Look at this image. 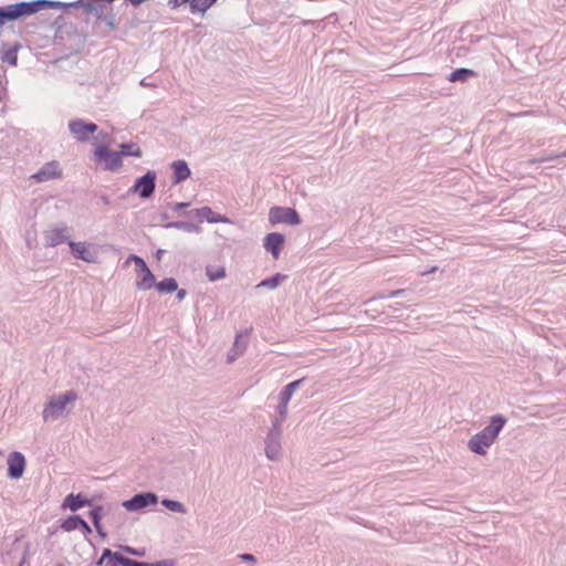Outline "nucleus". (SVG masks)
I'll return each mask as SVG.
<instances>
[{"instance_id":"1","label":"nucleus","mask_w":566,"mask_h":566,"mask_svg":"<svg viewBox=\"0 0 566 566\" xmlns=\"http://www.w3.org/2000/svg\"><path fill=\"white\" fill-rule=\"evenodd\" d=\"M505 418L502 416H494L491 419V424L485 427L482 431L474 434L469 440V449L478 454H485L486 448H489L497 438L500 431L505 424Z\"/></svg>"},{"instance_id":"2","label":"nucleus","mask_w":566,"mask_h":566,"mask_svg":"<svg viewBox=\"0 0 566 566\" xmlns=\"http://www.w3.org/2000/svg\"><path fill=\"white\" fill-rule=\"evenodd\" d=\"M46 1L20 2L0 8V28L10 21L31 15L45 8Z\"/></svg>"},{"instance_id":"3","label":"nucleus","mask_w":566,"mask_h":566,"mask_svg":"<svg viewBox=\"0 0 566 566\" xmlns=\"http://www.w3.org/2000/svg\"><path fill=\"white\" fill-rule=\"evenodd\" d=\"M76 399L77 395L73 390L52 397L43 410L44 420L57 418L63 413L66 406L74 402Z\"/></svg>"},{"instance_id":"4","label":"nucleus","mask_w":566,"mask_h":566,"mask_svg":"<svg viewBox=\"0 0 566 566\" xmlns=\"http://www.w3.org/2000/svg\"><path fill=\"white\" fill-rule=\"evenodd\" d=\"M94 158L104 170L117 171L123 166L120 153L111 150L105 145H98L94 149Z\"/></svg>"},{"instance_id":"5","label":"nucleus","mask_w":566,"mask_h":566,"mask_svg":"<svg viewBox=\"0 0 566 566\" xmlns=\"http://www.w3.org/2000/svg\"><path fill=\"white\" fill-rule=\"evenodd\" d=\"M269 221L272 226L285 223L295 226L301 222L298 213L287 207H272L269 211Z\"/></svg>"},{"instance_id":"6","label":"nucleus","mask_w":566,"mask_h":566,"mask_svg":"<svg viewBox=\"0 0 566 566\" xmlns=\"http://www.w3.org/2000/svg\"><path fill=\"white\" fill-rule=\"evenodd\" d=\"M128 260L134 261L136 268H137V289L147 291L155 286V276L147 266L146 262L137 256V255H130Z\"/></svg>"},{"instance_id":"7","label":"nucleus","mask_w":566,"mask_h":566,"mask_svg":"<svg viewBox=\"0 0 566 566\" xmlns=\"http://www.w3.org/2000/svg\"><path fill=\"white\" fill-rule=\"evenodd\" d=\"M70 132L78 142H87L90 136L97 130V125L82 119H74L69 123Z\"/></svg>"},{"instance_id":"8","label":"nucleus","mask_w":566,"mask_h":566,"mask_svg":"<svg viewBox=\"0 0 566 566\" xmlns=\"http://www.w3.org/2000/svg\"><path fill=\"white\" fill-rule=\"evenodd\" d=\"M155 172L148 171L146 175L136 180L132 191L138 193L143 198H148L155 190Z\"/></svg>"},{"instance_id":"9","label":"nucleus","mask_w":566,"mask_h":566,"mask_svg":"<svg viewBox=\"0 0 566 566\" xmlns=\"http://www.w3.org/2000/svg\"><path fill=\"white\" fill-rule=\"evenodd\" d=\"M25 458L22 453L14 451L8 457V475L11 479H20L25 470Z\"/></svg>"},{"instance_id":"10","label":"nucleus","mask_w":566,"mask_h":566,"mask_svg":"<svg viewBox=\"0 0 566 566\" xmlns=\"http://www.w3.org/2000/svg\"><path fill=\"white\" fill-rule=\"evenodd\" d=\"M61 176L62 170L60 168L59 163L52 161L44 165L36 174L32 175V178L38 182H43L55 178H60Z\"/></svg>"},{"instance_id":"11","label":"nucleus","mask_w":566,"mask_h":566,"mask_svg":"<svg viewBox=\"0 0 566 566\" xmlns=\"http://www.w3.org/2000/svg\"><path fill=\"white\" fill-rule=\"evenodd\" d=\"M157 503V496L153 493H144L137 494L129 501L124 502V506L128 511H137L144 509L148 505H154Z\"/></svg>"},{"instance_id":"12","label":"nucleus","mask_w":566,"mask_h":566,"mask_svg":"<svg viewBox=\"0 0 566 566\" xmlns=\"http://www.w3.org/2000/svg\"><path fill=\"white\" fill-rule=\"evenodd\" d=\"M284 242L285 239L283 234L277 232L269 233L264 238V248L272 254L274 260H277Z\"/></svg>"},{"instance_id":"13","label":"nucleus","mask_w":566,"mask_h":566,"mask_svg":"<svg viewBox=\"0 0 566 566\" xmlns=\"http://www.w3.org/2000/svg\"><path fill=\"white\" fill-rule=\"evenodd\" d=\"M70 248L72 253L76 259H81L85 262H95L96 253L90 249V247L84 242H70Z\"/></svg>"},{"instance_id":"14","label":"nucleus","mask_w":566,"mask_h":566,"mask_svg":"<svg viewBox=\"0 0 566 566\" xmlns=\"http://www.w3.org/2000/svg\"><path fill=\"white\" fill-rule=\"evenodd\" d=\"M65 229L62 228H53L45 232V241L49 245L55 247L61 244L65 240Z\"/></svg>"},{"instance_id":"15","label":"nucleus","mask_w":566,"mask_h":566,"mask_svg":"<svg viewBox=\"0 0 566 566\" xmlns=\"http://www.w3.org/2000/svg\"><path fill=\"white\" fill-rule=\"evenodd\" d=\"M61 527L66 531V532H72L78 527H83L84 530H86L87 532L91 531L90 526L87 525V523L82 520L78 515H74V516H71L69 518H66Z\"/></svg>"},{"instance_id":"16","label":"nucleus","mask_w":566,"mask_h":566,"mask_svg":"<svg viewBox=\"0 0 566 566\" xmlns=\"http://www.w3.org/2000/svg\"><path fill=\"white\" fill-rule=\"evenodd\" d=\"M172 170L175 176V182H180L190 176V169L184 160H177L172 163Z\"/></svg>"},{"instance_id":"17","label":"nucleus","mask_w":566,"mask_h":566,"mask_svg":"<svg viewBox=\"0 0 566 566\" xmlns=\"http://www.w3.org/2000/svg\"><path fill=\"white\" fill-rule=\"evenodd\" d=\"M197 217L199 219H205L208 222L217 223V222H228V219L213 212L211 208L203 207L201 209H198Z\"/></svg>"},{"instance_id":"18","label":"nucleus","mask_w":566,"mask_h":566,"mask_svg":"<svg viewBox=\"0 0 566 566\" xmlns=\"http://www.w3.org/2000/svg\"><path fill=\"white\" fill-rule=\"evenodd\" d=\"M19 45L9 46L1 51L0 57L3 63L15 66L18 64Z\"/></svg>"},{"instance_id":"19","label":"nucleus","mask_w":566,"mask_h":566,"mask_svg":"<svg viewBox=\"0 0 566 566\" xmlns=\"http://www.w3.org/2000/svg\"><path fill=\"white\" fill-rule=\"evenodd\" d=\"M88 504V501L83 500L80 494H70L66 496L64 502V506H67L73 512Z\"/></svg>"},{"instance_id":"20","label":"nucleus","mask_w":566,"mask_h":566,"mask_svg":"<svg viewBox=\"0 0 566 566\" xmlns=\"http://www.w3.org/2000/svg\"><path fill=\"white\" fill-rule=\"evenodd\" d=\"M217 0H191L190 10L192 13H205Z\"/></svg>"},{"instance_id":"21","label":"nucleus","mask_w":566,"mask_h":566,"mask_svg":"<svg viewBox=\"0 0 566 566\" xmlns=\"http://www.w3.org/2000/svg\"><path fill=\"white\" fill-rule=\"evenodd\" d=\"M120 148V158L123 156H134V157H142L143 153L140 147L135 143L129 144H122L119 146Z\"/></svg>"},{"instance_id":"22","label":"nucleus","mask_w":566,"mask_h":566,"mask_svg":"<svg viewBox=\"0 0 566 566\" xmlns=\"http://www.w3.org/2000/svg\"><path fill=\"white\" fill-rule=\"evenodd\" d=\"M206 273L210 281H217L226 277V269L222 265H208Z\"/></svg>"},{"instance_id":"23","label":"nucleus","mask_w":566,"mask_h":566,"mask_svg":"<svg viewBox=\"0 0 566 566\" xmlns=\"http://www.w3.org/2000/svg\"><path fill=\"white\" fill-rule=\"evenodd\" d=\"M155 286L160 293H171L178 289L176 280L171 277L160 281L159 283L155 284Z\"/></svg>"},{"instance_id":"24","label":"nucleus","mask_w":566,"mask_h":566,"mask_svg":"<svg viewBox=\"0 0 566 566\" xmlns=\"http://www.w3.org/2000/svg\"><path fill=\"white\" fill-rule=\"evenodd\" d=\"M286 279V275L284 274H275L274 276L270 277V279H266V280H263L261 281L256 287L260 289V287H268V289H275L276 286H279L281 284L282 281H284Z\"/></svg>"},{"instance_id":"25","label":"nucleus","mask_w":566,"mask_h":566,"mask_svg":"<svg viewBox=\"0 0 566 566\" xmlns=\"http://www.w3.org/2000/svg\"><path fill=\"white\" fill-rule=\"evenodd\" d=\"M470 76H474V72H473L472 70H469V69H457L455 71H453V72L450 74L449 80H450L451 82H457V81L464 82V81H467Z\"/></svg>"},{"instance_id":"26","label":"nucleus","mask_w":566,"mask_h":566,"mask_svg":"<svg viewBox=\"0 0 566 566\" xmlns=\"http://www.w3.org/2000/svg\"><path fill=\"white\" fill-rule=\"evenodd\" d=\"M115 558H116V562H119L122 566H166L165 563H157L154 565V564H148V563L135 562L129 558L119 556L117 554H115Z\"/></svg>"},{"instance_id":"27","label":"nucleus","mask_w":566,"mask_h":566,"mask_svg":"<svg viewBox=\"0 0 566 566\" xmlns=\"http://www.w3.org/2000/svg\"><path fill=\"white\" fill-rule=\"evenodd\" d=\"M298 385H300V380H296V381L290 382L287 386H285V388L282 392V400H284L285 403L291 398V396L293 395L294 390L297 388Z\"/></svg>"},{"instance_id":"28","label":"nucleus","mask_w":566,"mask_h":566,"mask_svg":"<svg viewBox=\"0 0 566 566\" xmlns=\"http://www.w3.org/2000/svg\"><path fill=\"white\" fill-rule=\"evenodd\" d=\"M163 505L166 506L168 510L174 512H185V507L180 502L172 501V500H164Z\"/></svg>"},{"instance_id":"29","label":"nucleus","mask_w":566,"mask_h":566,"mask_svg":"<svg viewBox=\"0 0 566 566\" xmlns=\"http://www.w3.org/2000/svg\"><path fill=\"white\" fill-rule=\"evenodd\" d=\"M277 451H279V446L276 443H269L268 444V447H266V455L270 459H274L275 455L277 454Z\"/></svg>"},{"instance_id":"30","label":"nucleus","mask_w":566,"mask_h":566,"mask_svg":"<svg viewBox=\"0 0 566 566\" xmlns=\"http://www.w3.org/2000/svg\"><path fill=\"white\" fill-rule=\"evenodd\" d=\"M191 0H169V3L172 4L174 8L179 7L186 2H190Z\"/></svg>"},{"instance_id":"31","label":"nucleus","mask_w":566,"mask_h":566,"mask_svg":"<svg viewBox=\"0 0 566 566\" xmlns=\"http://www.w3.org/2000/svg\"><path fill=\"white\" fill-rule=\"evenodd\" d=\"M91 515H92V518H93V522L95 524L96 527H98V513H97V510H94L91 512Z\"/></svg>"},{"instance_id":"32","label":"nucleus","mask_w":566,"mask_h":566,"mask_svg":"<svg viewBox=\"0 0 566 566\" xmlns=\"http://www.w3.org/2000/svg\"><path fill=\"white\" fill-rule=\"evenodd\" d=\"M187 292L185 290H179L177 293L178 300H182L186 296Z\"/></svg>"},{"instance_id":"33","label":"nucleus","mask_w":566,"mask_h":566,"mask_svg":"<svg viewBox=\"0 0 566 566\" xmlns=\"http://www.w3.org/2000/svg\"><path fill=\"white\" fill-rule=\"evenodd\" d=\"M241 557L245 560H254V556L253 555H250V554H243L241 555Z\"/></svg>"},{"instance_id":"34","label":"nucleus","mask_w":566,"mask_h":566,"mask_svg":"<svg viewBox=\"0 0 566 566\" xmlns=\"http://www.w3.org/2000/svg\"><path fill=\"white\" fill-rule=\"evenodd\" d=\"M120 565L119 562H116L115 554L112 556V560L109 563V566H118Z\"/></svg>"},{"instance_id":"35","label":"nucleus","mask_w":566,"mask_h":566,"mask_svg":"<svg viewBox=\"0 0 566 566\" xmlns=\"http://www.w3.org/2000/svg\"><path fill=\"white\" fill-rule=\"evenodd\" d=\"M107 555H111V552L108 549L105 551V553L103 554L102 559H104Z\"/></svg>"},{"instance_id":"36","label":"nucleus","mask_w":566,"mask_h":566,"mask_svg":"<svg viewBox=\"0 0 566 566\" xmlns=\"http://www.w3.org/2000/svg\"><path fill=\"white\" fill-rule=\"evenodd\" d=\"M127 552L130 553V554H137L135 551H133L130 548H127Z\"/></svg>"},{"instance_id":"37","label":"nucleus","mask_w":566,"mask_h":566,"mask_svg":"<svg viewBox=\"0 0 566 566\" xmlns=\"http://www.w3.org/2000/svg\"><path fill=\"white\" fill-rule=\"evenodd\" d=\"M399 293H400V291H395V292L391 293V296H395V295H397Z\"/></svg>"},{"instance_id":"38","label":"nucleus","mask_w":566,"mask_h":566,"mask_svg":"<svg viewBox=\"0 0 566 566\" xmlns=\"http://www.w3.org/2000/svg\"><path fill=\"white\" fill-rule=\"evenodd\" d=\"M2 454V451L0 450V455Z\"/></svg>"},{"instance_id":"39","label":"nucleus","mask_w":566,"mask_h":566,"mask_svg":"<svg viewBox=\"0 0 566 566\" xmlns=\"http://www.w3.org/2000/svg\"><path fill=\"white\" fill-rule=\"evenodd\" d=\"M564 156H566V151L564 153Z\"/></svg>"}]
</instances>
